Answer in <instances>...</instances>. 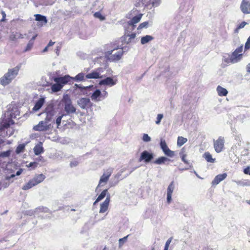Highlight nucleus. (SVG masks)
Returning a JSON list of instances; mask_svg holds the SVG:
<instances>
[{"label":"nucleus","instance_id":"412c9836","mask_svg":"<svg viewBox=\"0 0 250 250\" xmlns=\"http://www.w3.org/2000/svg\"><path fill=\"white\" fill-rule=\"evenodd\" d=\"M34 153L36 155H39L44 151L43 148L42 147V143H40L35 146L33 148Z\"/></svg>","mask_w":250,"mask_h":250},{"label":"nucleus","instance_id":"c03bdc74","mask_svg":"<svg viewBox=\"0 0 250 250\" xmlns=\"http://www.w3.org/2000/svg\"><path fill=\"white\" fill-rule=\"evenodd\" d=\"M247 23L245 21H243L241 23H240L238 26L237 27L236 29H235L236 32H238V31L243 27H245V26L246 25Z\"/></svg>","mask_w":250,"mask_h":250},{"label":"nucleus","instance_id":"0e129e2a","mask_svg":"<svg viewBox=\"0 0 250 250\" xmlns=\"http://www.w3.org/2000/svg\"><path fill=\"white\" fill-rule=\"evenodd\" d=\"M203 250H208V248H205Z\"/></svg>","mask_w":250,"mask_h":250},{"label":"nucleus","instance_id":"a878e982","mask_svg":"<svg viewBox=\"0 0 250 250\" xmlns=\"http://www.w3.org/2000/svg\"><path fill=\"white\" fill-rule=\"evenodd\" d=\"M217 91L218 92V95L220 96H225L228 93V92L226 88H225L220 85L217 86Z\"/></svg>","mask_w":250,"mask_h":250},{"label":"nucleus","instance_id":"c85d7f7f","mask_svg":"<svg viewBox=\"0 0 250 250\" xmlns=\"http://www.w3.org/2000/svg\"><path fill=\"white\" fill-rule=\"evenodd\" d=\"M154 38L150 35H146L142 37L141 39V42L142 44H145L153 40Z\"/></svg>","mask_w":250,"mask_h":250},{"label":"nucleus","instance_id":"680f3d73","mask_svg":"<svg viewBox=\"0 0 250 250\" xmlns=\"http://www.w3.org/2000/svg\"><path fill=\"white\" fill-rule=\"evenodd\" d=\"M48 46L47 45V46L44 48V49H43V52H44L47 51V50H48Z\"/></svg>","mask_w":250,"mask_h":250},{"label":"nucleus","instance_id":"58836bf2","mask_svg":"<svg viewBox=\"0 0 250 250\" xmlns=\"http://www.w3.org/2000/svg\"><path fill=\"white\" fill-rule=\"evenodd\" d=\"M148 21L143 22L141 23V24H140V25L138 27L137 29L140 30V29H142L144 28H146L148 26Z\"/></svg>","mask_w":250,"mask_h":250},{"label":"nucleus","instance_id":"69168bd1","mask_svg":"<svg viewBox=\"0 0 250 250\" xmlns=\"http://www.w3.org/2000/svg\"><path fill=\"white\" fill-rule=\"evenodd\" d=\"M168 249H167V248H164V250H168Z\"/></svg>","mask_w":250,"mask_h":250},{"label":"nucleus","instance_id":"dca6fc26","mask_svg":"<svg viewBox=\"0 0 250 250\" xmlns=\"http://www.w3.org/2000/svg\"><path fill=\"white\" fill-rule=\"evenodd\" d=\"M79 104L81 108H88L92 106V103L88 98H82L80 99Z\"/></svg>","mask_w":250,"mask_h":250},{"label":"nucleus","instance_id":"2f4dec72","mask_svg":"<svg viewBox=\"0 0 250 250\" xmlns=\"http://www.w3.org/2000/svg\"><path fill=\"white\" fill-rule=\"evenodd\" d=\"M188 140L187 138L183 137H178L177 139V145L179 146H181L185 143L187 142Z\"/></svg>","mask_w":250,"mask_h":250},{"label":"nucleus","instance_id":"20e7f679","mask_svg":"<svg viewBox=\"0 0 250 250\" xmlns=\"http://www.w3.org/2000/svg\"><path fill=\"white\" fill-rule=\"evenodd\" d=\"M243 45L237 48L232 53L229 58V62L232 63H234L240 61L243 55V54L241 53L243 51Z\"/></svg>","mask_w":250,"mask_h":250},{"label":"nucleus","instance_id":"4d7b16f0","mask_svg":"<svg viewBox=\"0 0 250 250\" xmlns=\"http://www.w3.org/2000/svg\"><path fill=\"white\" fill-rule=\"evenodd\" d=\"M55 44V42L50 41L47 44L48 47L53 45Z\"/></svg>","mask_w":250,"mask_h":250},{"label":"nucleus","instance_id":"4be33fe9","mask_svg":"<svg viewBox=\"0 0 250 250\" xmlns=\"http://www.w3.org/2000/svg\"><path fill=\"white\" fill-rule=\"evenodd\" d=\"M180 156L181 158L182 161L186 165H189V163L188 161L186 159L187 154L186 152V150L185 148L183 147L180 152Z\"/></svg>","mask_w":250,"mask_h":250},{"label":"nucleus","instance_id":"09e8293b","mask_svg":"<svg viewBox=\"0 0 250 250\" xmlns=\"http://www.w3.org/2000/svg\"><path fill=\"white\" fill-rule=\"evenodd\" d=\"M161 2V0H154L152 2V5L153 7H156L159 5Z\"/></svg>","mask_w":250,"mask_h":250},{"label":"nucleus","instance_id":"39448f33","mask_svg":"<svg viewBox=\"0 0 250 250\" xmlns=\"http://www.w3.org/2000/svg\"><path fill=\"white\" fill-rule=\"evenodd\" d=\"M225 139L222 136H220L216 140L213 142V146L215 151L217 153H220L223 151L224 148Z\"/></svg>","mask_w":250,"mask_h":250},{"label":"nucleus","instance_id":"79ce46f5","mask_svg":"<svg viewBox=\"0 0 250 250\" xmlns=\"http://www.w3.org/2000/svg\"><path fill=\"white\" fill-rule=\"evenodd\" d=\"M38 165V163L33 162L30 163L28 165H27L26 167H32L33 169H34L36 167H37Z\"/></svg>","mask_w":250,"mask_h":250},{"label":"nucleus","instance_id":"b1692460","mask_svg":"<svg viewBox=\"0 0 250 250\" xmlns=\"http://www.w3.org/2000/svg\"><path fill=\"white\" fill-rule=\"evenodd\" d=\"M44 103V99L43 98H40V99L36 103L35 105L33 108V110L34 111L39 110L43 105Z\"/></svg>","mask_w":250,"mask_h":250},{"label":"nucleus","instance_id":"4468645a","mask_svg":"<svg viewBox=\"0 0 250 250\" xmlns=\"http://www.w3.org/2000/svg\"><path fill=\"white\" fill-rule=\"evenodd\" d=\"M240 9L243 14H250V2L242 0L240 5Z\"/></svg>","mask_w":250,"mask_h":250},{"label":"nucleus","instance_id":"4c0bfd02","mask_svg":"<svg viewBox=\"0 0 250 250\" xmlns=\"http://www.w3.org/2000/svg\"><path fill=\"white\" fill-rule=\"evenodd\" d=\"M94 17L96 18L99 19L101 21H103L105 19V17L103 16L99 12H95L94 14Z\"/></svg>","mask_w":250,"mask_h":250},{"label":"nucleus","instance_id":"f3484780","mask_svg":"<svg viewBox=\"0 0 250 250\" xmlns=\"http://www.w3.org/2000/svg\"><path fill=\"white\" fill-rule=\"evenodd\" d=\"M116 83V81H114L111 77H107L106 79L101 80L99 83V84L100 85H109L110 86L115 85Z\"/></svg>","mask_w":250,"mask_h":250},{"label":"nucleus","instance_id":"473e14b6","mask_svg":"<svg viewBox=\"0 0 250 250\" xmlns=\"http://www.w3.org/2000/svg\"><path fill=\"white\" fill-rule=\"evenodd\" d=\"M167 160V158L165 157H161L157 159L154 163L158 165H161L165 163Z\"/></svg>","mask_w":250,"mask_h":250},{"label":"nucleus","instance_id":"a19ab883","mask_svg":"<svg viewBox=\"0 0 250 250\" xmlns=\"http://www.w3.org/2000/svg\"><path fill=\"white\" fill-rule=\"evenodd\" d=\"M164 153L166 155L169 157H173L174 155V152L170 150L169 148L166 150Z\"/></svg>","mask_w":250,"mask_h":250},{"label":"nucleus","instance_id":"8fccbe9b","mask_svg":"<svg viewBox=\"0 0 250 250\" xmlns=\"http://www.w3.org/2000/svg\"><path fill=\"white\" fill-rule=\"evenodd\" d=\"M172 238H169L166 243L165 248L168 249L169 244L171 242Z\"/></svg>","mask_w":250,"mask_h":250},{"label":"nucleus","instance_id":"f03ea898","mask_svg":"<svg viewBox=\"0 0 250 250\" xmlns=\"http://www.w3.org/2000/svg\"><path fill=\"white\" fill-rule=\"evenodd\" d=\"M21 67V64L20 63L16 67L9 69L8 71L1 78H0V84L3 86H6L11 83L19 74V72Z\"/></svg>","mask_w":250,"mask_h":250},{"label":"nucleus","instance_id":"423d86ee","mask_svg":"<svg viewBox=\"0 0 250 250\" xmlns=\"http://www.w3.org/2000/svg\"><path fill=\"white\" fill-rule=\"evenodd\" d=\"M64 103V108L67 114L73 113L76 112V108L72 105V102L69 98H64L62 100Z\"/></svg>","mask_w":250,"mask_h":250},{"label":"nucleus","instance_id":"e2e57ef3","mask_svg":"<svg viewBox=\"0 0 250 250\" xmlns=\"http://www.w3.org/2000/svg\"><path fill=\"white\" fill-rule=\"evenodd\" d=\"M98 202H97V199L96 200V201L94 202L93 203V205H95L96 204V203H97Z\"/></svg>","mask_w":250,"mask_h":250},{"label":"nucleus","instance_id":"6e6d98bb","mask_svg":"<svg viewBox=\"0 0 250 250\" xmlns=\"http://www.w3.org/2000/svg\"><path fill=\"white\" fill-rule=\"evenodd\" d=\"M32 45L31 44L28 43L26 46V51L28 50L31 49Z\"/></svg>","mask_w":250,"mask_h":250},{"label":"nucleus","instance_id":"37998d69","mask_svg":"<svg viewBox=\"0 0 250 250\" xmlns=\"http://www.w3.org/2000/svg\"><path fill=\"white\" fill-rule=\"evenodd\" d=\"M250 49V36L247 39V41L245 44V50H247Z\"/></svg>","mask_w":250,"mask_h":250},{"label":"nucleus","instance_id":"864d4df0","mask_svg":"<svg viewBox=\"0 0 250 250\" xmlns=\"http://www.w3.org/2000/svg\"><path fill=\"white\" fill-rule=\"evenodd\" d=\"M247 71L248 73H250V63H248L246 66Z\"/></svg>","mask_w":250,"mask_h":250},{"label":"nucleus","instance_id":"49530a36","mask_svg":"<svg viewBox=\"0 0 250 250\" xmlns=\"http://www.w3.org/2000/svg\"><path fill=\"white\" fill-rule=\"evenodd\" d=\"M63 114L59 116L57 119H56V124L57 125V127H59L60 125H61V121H62V118L63 117Z\"/></svg>","mask_w":250,"mask_h":250},{"label":"nucleus","instance_id":"13d9d810","mask_svg":"<svg viewBox=\"0 0 250 250\" xmlns=\"http://www.w3.org/2000/svg\"><path fill=\"white\" fill-rule=\"evenodd\" d=\"M10 38L11 40L14 41L16 39V36L15 35H11L10 37Z\"/></svg>","mask_w":250,"mask_h":250},{"label":"nucleus","instance_id":"f257e3e1","mask_svg":"<svg viewBox=\"0 0 250 250\" xmlns=\"http://www.w3.org/2000/svg\"><path fill=\"white\" fill-rule=\"evenodd\" d=\"M119 49V45L118 43L115 42H110L105 45V56L107 58L111 61L116 62L120 60L123 55V47L120 48V50L117 51L116 53L112 54V53L115 50H117Z\"/></svg>","mask_w":250,"mask_h":250},{"label":"nucleus","instance_id":"6e6552de","mask_svg":"<svg viewBox=\"0 0 250 250\" xmlns=\"http://www.w3.org/2000/svg\"><path fill=\"white\" fill-rule=\"evenodd\" d=\"M48 123V122H46L45 121H41L37 125H36L33 127V129L35 131H47L50 128V125H47Z\"/></svg>","mask_w":250,"mask_h":250},{"label":"nucleus","instance_id":"603ef678","mask_svg":"<svg viewBox=\"0 0 250 250\" xmlns=\"http://www.w3.org/2000/svg\"><path fill=\"white\" fill-rule=\"evenodd\" d=\"M22 171H23V170L21 168L19 170H18L16 172V175L19 176V175H21V174Z\"/></svg>","mask_w":250,"mask_h":250},{"label":"nucleus","instance_id":"f704fd0d","mask_svg":"<svg viewBox=\"0 0 250 250\" xmlns=\"http://www.w3.org/2000/svg\"><path fill=\"white\" fill-rule=\"evenodd\" d=\"M25 149V145L23 144H20L16 149L17 154H19L23 151Z\"/></svg>","mask_w":250,"mask_h":250},{"label":"nucleus","instance_id":"a211bd4d","mask_svg":"<svg viewBox=\"0 0 250 250\" xmlns=\"http://www.w3.org/2000/svg\"><path fill=\"white\" fill-rule=\"evenodd\" d=\"M174 189V182L172 181L170 183L167 188V201L168 203H170L171 201V196Z\"/></svg>","mask_w":250,"mask_h":250},{"label":"nucleus","instance_id":"ea45409f","mask_svg":"<svg viewBox=\"0 0 250 250\" xmlns=\"http://www.w3.org/2000/svg\"><path fill=\"white\" fill-rule=\"evenodd\" d=\"M11 151L10 150H7L6 151L2 152L0 153V156L2 157H9L10 155Z\"/></svg>","mask_w":250,"mask_h":250},{"label":"nucleus","instance_id":"72a5a7b5","mask_svg":"<svg viewBox=\"0 0 250 250\" xmlns=\"http://www.w3.org/2000/svg\"><path fill=\"white\" fill-rule=\"evenodd\" d=\"M107 189H104L97 198V202H99L104 199L107 193Z\"/></svg>","mask_w":250,"mask_h":250},{"label":"nucleus","instance_id":"de8ad7c7","mask_svg":"<svg viewBox=\"0 0 250 250\" xmlns=\"http://www.w3.org/2000/svg\"><path fill=\"white\" fill-rule=\"evenodd\" d=\"M143 140L145 142H149L151 138L147 134H144L143 136Z\"/></svg>","mask_w":250,"mask_h":250},{"label":"nucleus","instance_id":"cd10ccee","mask_svg":"<svg viewBox=\"0 0 250 250\" xmlns=\"http://www.w3.org/2000/svg\"><path fill=\"white\" fill-rule=\"evenodd\" d=\"M63 87V85L59 83H56L51 85V90L54 92H57L60 91Z\"/></svg>","mask_w":250,"mask_h":250},{"label":"nucleus","instance_id":"a18cd8bd","mask_svg":"<svg viewBox=\"0 0 250 250\" xmlns=\"http://www.w3.org/2000/svg\"><path fill=\"white\" fill-rule=\"evenodd\" d=\"M163 118V115L162 114H159L157 115V120L156 121V124L157 125L160 124L162 119Z\"/></svg>","mask_w":250,"mask_h":250},{"label":"nucleus","instance_id":"1a4fd4ad","mask_svg":"<svg viewBox=\"0 0 250 250\" xmlns=\"http://www.w3.org/2000/svg\"><path fill=\"white\" fill-rule=\"evenodd\" d=\"M153 158V154L152 153L145 150L142 152L139 158V161H144L145 163H147L150 162Z\"/></svg>","mask_w":250,"mask_h":250},{"label":"nucleus","instance_id":"6ab92c4d","mask_svg":"<svg viewBox=\"0 0 250 250\" xmlns=\"http://www.w3.org/2000/svg\"><path fill=\"white\" fill-rule=\"evenodd\" d=\"M227 174L226 173L216 175L212 182L213 185H216L218 184L220 182L224 180L227 177Z\"/></svg>","mask_w":250,"mask_h":250},{"label":"nucleus","instance_id":"e433bc0d","mask_svg":"<svg viewBox=\"0 0 250 250\" xmlns=\"http://www.w3.org/2000/svg\"><path fill=\"white\" fill-rule=\"evenodd\" d=\"M160 146L164 152L167 149H168V147L167 146V145L165 140H161Z\"/></svg>","mask_w":250,"mask_h":250},{"label":"nucleus","instance_id":"7ed1b4c3","mask_svg":"<svg viewBox=\"0 0 250 250\" xmlns=\"http://www.w3.org/2000/svg\"><path fill=\"white\" fill-rule=\"evenodd\" d=\"M45 177V176L43 174H36L32 179L23 186L22 189L24 190L29 189L43 182Z\"/></svg>","mask_w":250,"mask_h":250},{"label":"nucleus","instance_id":"0eeeda50","mask_svg":"<svg viewBox=\"0 0 250 250\" xmlns=\"http://www.w3.org/2000/svg\"><path fill=\"white\" fill-rule=\"evenodd\" d=\"M113 172V169L108 168L104 171L103 174L100 178L98 186H103V184H105L108 181L109 177Z\"/></svg>","mask_w":250,"mask_h":250},{"label":"nucleus","instance_id":"f8f14e48","mask_svg":"<svg viewBox=\"0 0 250 250\" xmlns=\"http://www.w3.org/2000/svg\"><path fill=\"white\" fill-rule=\"evenodd\" d=\"M110 199V195L108 194L107 195L105 200L100 205V209L99 210L100 213H104L107 210L109 205Z\"/></svg>","mask_w":250,"mask_h":250},{"label":"nucleus","instance_id":"052dcab7","mask_svg":"<svg viewBox=\"0 0 250 250\" xmlns=\"http://www.w3.org/2000/svg\"><path fill=\"white\" fill-rule=\"evenodd\" d=\"M6 20L5 17H2V18L0 20V22H3L5 21Z\"/></svg>","mask_w":250,"mask_h":250},{"label":"nucleus","instance_id":"393cba45","mask_svg":"<svg viewBox=\"0 0 250 250\" xmlns=\"http://www.w3.org/2000/svg\"><path fill=\"white\" fill-rule=\"evenodd\" d=\"M203 157L208 163H214L215 162V159L212 158L211 154L209 152H205Z\"/></svg>","mask_w":250,"mask_h":250},{"label":"nucleus","instance_id":"bb28decb","mask_svg":"<svg viewBox=\"0 0 250 250\" xmlns=\"http://www.w3.org/2000/svg\"><path fill=\"white\" fill-rule=\"evenodd\" d=\"M14 123V122L12 120H9L8 121H5V122H3L1 124L0 130H2L4 129L8 128L11 124H13Z\"/></svg>","mask_w":250,"mask_h":250},{"label":"nucleus","instance_id":"2eb2a0df","mask_svg":"<svg viewBox=\"0 0 250 250\" xmlns=\"http://www.w3.org/2000/svg\"><path fill=\"white\" fill-rule=\"evenodd\" d=\"M44 112L46 113V114L45 121L46 122H50L54 115V110L53 108L52 107H47L45 108Z\"/></svg>","mask_w":250,"mask_h":250},{"label":"nucleus","instance_id":"338daca9","mask_svg":"<svg viewBox=\"0 0 250 250\" xmlns=\"http://www.w3.org/2000/svg\"><path fill=\"white\" fill-rule=\"evenodd\" d=\"M2 187H1V184H0V190L1 189Z\"/></svg>","mask_w":250,"mask_h":250},{"label":"nucleus","instance_id":"9b49d317","mask_svg":"<svg viewBox=\"0 0 250 250\" xmlns=\"http://www.w3.org/2000/svg\"><path fill=\"white\" fill-rule=\"evenodd\" d=\"M136 37L135 33H132L131 34L125 35L122 38V42L123 45L128 44L133 42Z\"/></svg>","mask_w":250,"mask_h":250},{"label":"nucleus","instance_id":"3c124183","mask_svg":"<svg viewBox=\"0 0 250 250\" xmlns=\"http://www.w3.org/2000/svg\"><path fill=\"white\" fill-rule=\"evenodd\" d=\"M244 173L246 174H249L250 175V171L249 167L246 168L244 169Z\"/></svg>","mask_w":250,"mask_h":250},{"label":"nucleus","instance_id":"9d476101","mask_svg":"<svg viewBox=\"0 0 250 250\" xmlns=\"http://www.w3.org/2000/svg\"><path fill=\"white\" fill-rule=\"evenodd\" d=\"M72 79V77L66 75L63 77H56L54 79V81L55 82L61 83V84L63 85V86L64 84H66L70 82Z\"/></svg>","mask_w":250,"mask_h":250},{"label":"nucleus","instance_id":"bf43d9fd","mask_svg":"<svg viewBox=\"0 0 250 250\" xmlns=\"http://www.w3.org/2000/svg\"><path fill=\"white\" fill-rule=\"evenodd\" d=\"M1 14L2 16V17H5L6 18V14H5L4 11H2L1 12Z\"/></svg>","mask_w":250,"mask_h":250},{"label":"nucleus","instance_id":"ddd939ff","mask_svg":"<svg viewBox=\"0 0 250 250\" xmlns=\"http://www.w3.org/2000/svg\"><path fill=\"white\" fill-rule=\"evenodd\" d=\"M107 95V92L106 91L104 92V95H103L104 97H106ZM102 97V94L101 91L99 89H96L91 95V98L92 100L95 101H101V98Z\"/></svg>","mask_w":250,"mask_h":250},{"label":"nucleus","instance_id":"5701e85b","mask_svg":"<svg viewBox=\"0 0 250 250\" xmlns=\"http://www.w3.org/2000/svg\"><path fill=\"white\" fill-rule=\"evenodd\" d=\"M143 16V14H140L134 17H133L131 20L128 21V24L129 25H131L134 26V24H136L140 21L141 20L142 17Z\"/></svg>","mask_w":250,"mask_h":250},{"label":"nucleus","instance_id":"7c9ffc66","mask_svg":"<svg viewBox=\"0 0 250 250\" xmlns=\"http://www.w3.org/2000/svg\"><path fill=\"white\" fill-rule=\"evenodd\" d=\"M84 74L83 73H80L78 74L74 78H72V80H75L77 81H82L84 80Z\"/></svg>","mask_w":250,"mask_h":250},{"label":"nucleus","instance_id":"774afa93","mask_svg":"<svg viewBox=\"0 0 250 250\" xmlns=\"http://www.w3.org/2000/svg\"><path fill=\"white\" fill-rule=\"evenodd\" d=\"M35 37H36V36L34 37L33 38V39H34L35 38Z\"/></svg>","mask_w":250,"mask_h":250},{"label":"nucleus","instance_id":"aec40b11","mask_svg":"<svg viewBox=\"0 0 250 250\" xmlns=\"http://www.w3.org/2000/svg\"><path fill=\"white\" fill-rule=\"evenodd\" d=\"M102 76H100V72L97 70H94L90 73H88L85 75L86 79H98L102 78Z\"/></svg>","mask_w":250,"mask_h":250},{"label":"nucleus","instance_id":"5fc2aeb1","mask_svg":"<svg viewBox=\"0 0 250 250\" xmlns=\"http://www.w3.org/2000/svg\"><path fill=\"white\" fill-rule=\"evenodd\" d=\"M15 176V174H12L10 176H6V179L7 180H10L11 178H13Z\"/></svg>","mask_w":250,"mask_h":250},{"label":"nucleus","instance_id":"c9c22d12","mask_svg":"<svg viewBox=\"0 0 250 250\" xmlns=\"http://www.w3.org/2000/svg\"><path fill=\"white\" fill-rule=\"evenodd\" d=\"M129 235H126V236L120 238L119 240V248H121L123 245L127 241V237H128Z\"/></svg>","mask_w":250,"mask_h":250},{"label":"nucleus","instance_id":"c756f323","mask_svg":"<svg viewBox=\"0 0 250 250\" xmlns=\"http://www.w3.org/2000/svg\"><path fill=\"white\" fill-rule=\"evenodd\" d=\"M35 20L37 21H42L43 23L46 24L47 22L46 18L40 14H36L35 15Z\"/></svg>","mask_w":250,"mask_h":250}]
</instances>
